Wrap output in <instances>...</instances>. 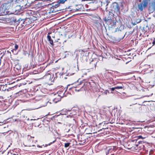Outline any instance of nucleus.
I'll use <instances>...</instances> for the list:
<instances>
[{"label":"nucleus","instance_id":"nucleus-16","mask_svg":"<svg viewBox=\"0 0 155 155\" xmlns=\"http://www.w3.org/2000/svg\"><path fill=\"white\" fill-rule=\"evenodd\" d=\"M152 4L155 7V2L152 3Z\"/></svg>","mask_w":155,"mask_h":155},{"label":"nucleus","instance_id":"nucleus-17","mask_svg":"<svg viewBox=\"0 0 155 155\" xmlns=\"http://www.w3.org/2000/svg\"><path fill=\"white\" fill-rule=\"evenodd\" d=\"M112 22H113V23L114 24V25H115V24L116 23L114 21H113Z\"/></svg>","mask_w":155,"mask_h":155},{"label":"nucleus","instance_id":"nucleus-1","mask_svg":"<svg viewBox=\"0 0 155 155\" xmlns=\"http://www.w3.org/2000/svg\"><path fill=\"white\" fill-rule=\"evenodd\" d=\"M112 10L114 11V15H118L120 12L119 10V6L117 3L114 4L112 7Z\"/></svg>","mask_w":155,"mask_h":155},{"label":"nucleus","instance_id":"nucleus-20","mask_svg":"<svg viewBox=\"0 0 155 155\" xmlns=\"http://www.w3.org/2000/svg\"><path fill=\"white\" fill-rule=\"evenodd\" d=\"M56 140H55L53 142V143H54V141Z\"/></svg>","mask_w":155,"mask_h":155},{"label":"nucleus","instance_id":"nucleus-13","mask_svg":"<svg viewBox=\"0 0 155 155\" xmlns=\"http://www.w3.org/2000/svg\"><path fill=\"white\" fill-rule=\"evenodd\" d=\"M12 155V153H8V155ZM13 155H16V154H13Z\"/></svg>","mask_w":155,"mask_h":155},{"label":"nucleus","instance_id":"nucleus-9","mask_svg":"<svg viewBox=\"0 0 155 155\" xmlns=\"http://www.w3.org/2000/svg\"><path fill=\"white\" fill-rule=\"evenodd\" d=\"M67 0H59L58 2L59 3L63 4Z\"/></svg>","mask_w":155,"mask_h":155},{"label":"nucleus","instance_id":"nucleus-4","mask_svg":"<svg viewBox=\"0 0 155 155\" xmlns=\"http://www.w3.org/2000/svg\"><path fill=\"white\" fill-rule=\"evenodd\" d=\"M138 8L141 11H142L143 9V8H144L143 7V4L142 3H140V4H139L138 5Z\"/></svg>","mask_w":155,"mask_h":155},{"label":"nucleus","instance_id":"nucleus-11","mask_svg":"<svg viewBox=\"0 0 155 155\" xmlns=\"http://www.w3.org/2000/svg\"><path fill=\"white\" fill-rule=\"evenodd\" d=\"M18 48V45H17L16 44L15 46V49H13V50H16Z\"/></svg>","mask_w":155,"mask_h":155},{"label":"nucleus","instance_id":"nucleus-18","mask_svg":"<svg viewBox=\"0 0 155 155\" xmlns=\"http://www.w3.org/2000/svg\"><path fill=\"white\" fill-rule=\"evenodd\" d=\"M153 44L154 45L155 44V40H154L153 42Z\"/></svg>","mask_w":155,"mask_h":155},{"label":"nucleus","instance_id":"nucleus-12","mask_svg":"<svg viewBox=\"0 0 155 155\" xmlns=\"http://www.w3.org/2000/svg\"><path fill=\"white\" fill-rule=\"evenodd\" d=\"M138 138H141L142 139H144L145 137H143L141 136H138Z\"/></svg>","mask_w":155,"mask_h":155},{"label":"nucleus","instance_id":"nucleus-14","mask_svg":"<svg viewBox=\"0 0 155 155\" xmlns=\"http://www.w3.org/2000/svg\"><path fill=\"white\" fill-rule=\"evenodd\" d=\"M107 92H108V93H109L108 91H107V90H106V91L105 92H104V93L106 95H107Z\"/></svg>","mask_w":155,"mask_h":155},{"label":"nucleus","instance_id":"nucleus-6","mask_svg":"<svg viewBox=\"0 0 155 155\" xmlns=\"http://www.w3.org/2000/svg\"><path fill=\"white\" fill-rule=\"evenodd\" d=\"M143 4V7H147L148 5V2L147 0H143V2L142 3Z\"/></svg>","mask_w":155,"mask_h":155},{"label":"nucleus","instance_id":"nucleus-19","mask_svg":"<svg viewBox=\"0 0 155 155\" xmlns=\"http://www.w3.org/2000/svg\"><path fill=\"white\" fill-rule=\"evenodd\" d=\"M51 34V33L50 32H49L48 33V35H49L50 34Z\"/></svg>","mask_w":155,"mask_h":155},{"label":"nucleus","instance_id":"nucleus-2","mask_svg":"<svg viewBox=\"0 0 155 155\" xmlns=\"http://www.w3.org/2000/svg\"><path fill=\"white\" fill-rule=\"evenodd\" d=\"M155 10V7L152 3L150 5L149 7V10L151 13L153 12Z\"/></svg>","mask_w":155,"mask_h":155},{"label":"nucleus","instance_id":"nucleus-5","mask_svg":"<svg viewBox=\"0 0 155 155\" xmlns=\"http://www.w3.org/2000/svg\"><path fill=\"white\" fill-rule=\"evenodd\" d=\"M47 38L48 41H49L50 43L52 45L53 44V41L52 39L51 38V37L49 35L47 36Z\"/></svg>","mask_w":155,"mask_h":155},{"label":"nucleus","instance_id":"nucleus-10","mask_svg":"<svg viewBox=\"0 0 155 155\" xmlns=\"http://www.w3.org/2000/svg\"><path fill=\"white\" fill-rule=\"evenodd\" d=\"M69 145H70L69 143H65V144H64V147H68L69 146Z\"/></svg>","mask_w":155,"mask_h":155},{"label":"nucleus","instance_id":"nucleus-7","mask_svg":"<svg viewBox=\"0 0 155 155\" xmlns=\"http://www.w3.org/2000/svg\"><path fill=\"white\" fill-rule=\"evenodd\" d=\"M15 68H16L17 70H19L21 69V67L19 64H17L15 65Z\"/></svg>","mask_w":155,"mask_h":155},{"label":"nucleus","instance_id":"nucleus-8","mask_svg":"<svg viewBox=\"0 0 155 155\" xmlns=\"http://www.w3.org/2000/svg\"><path fill=\"white\" fill-rule=\"evenodd\" d=\"M124 87V86L123 85L119 86H117L115 87V89H122Z\"/></svg>","mask_w":155,"mask_h":155},{"label":"nucleus","instance_id":"nucleus-3","mask_svg":"<svg viewBox=\"0 0 155 155\" xmlns=\"http://www.w3.org/2000/svg\"><path fill=\"white\" fill-rule=\"evenodd\" d=\"M11 7L10 3H5L3 5V8L4 9H8Z\"/></svg>","mask_w":155,"mask_h":155},{"label":"nucleus","instance_id":"nucleus-15","mask_svg":"<svg viewBox=\"0 0 155 155\" xmlns=\"http://www.w3.org/2000/svg\"><path fill=\"white\" fill-rule=\"evenodd\" d=\"M115 87H113L111 88V90L112 91H114L115 89Z\"/></svg>","mask_w":155,"mask_h":155}]
</instances>
